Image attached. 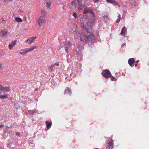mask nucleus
I'll return each mask as SVG.
<instances>
[{
  "label": "nucleus",
  "instance_id": "obj_1",
  "mask_svg": "<svg viewBox=\"0 0 149 149\" xmlns=\"http://www.w3.org/2000/svg\"><path fill=\"white\" fill-rule=\"evenodd\" d=\"M81 26L85 31L84 33L88 34V30L86 26H88V23H86L87 21L86 20L84 21V19H81Z\"/></svg>",
  "mask_w": 149,
  "mask_h": 149
},
{
  "label": "nucleus",
  "instance_id": "obj_2",
  "mask_svg": "<svg viewBox=\"0 0 149 149\" xmlns=\"http://www.w3.org/2000/svg\"><path fill=\"white\" fill-rule=\"evenodd\" d=\"M76 36H77V37H76V38H80V39L81 41H86L88 40V37L86 36L84 33H80L77 32Z\"/></svg>",
  "mask_w": 149,
  "mask_h": 149
},
{
  "label": "nucleus",
  "instance_id": "obj_3",
  "mask_svg": "<svg viewBox=\"0 0 149 149\" xmlns=\"http://www.w3.org/2000/svg\"><path fill=\"white\" fill-rule=\"evenodd\" d=\"M45 17H44L43 16H40L38 17V23L40 28H42L45 24Z\"/></svg>",
  "mask_w": 149,
  "mask_h": 149
},
{
  "label": "nucleus",
  "instance_id": "obj_4",
  "mask_svg": "<svg viewBox=\"0 0 149 149\" xmlns=\"http://www.w3.org/2000/svg\"><path fill=\"white\" fill-rule=\"evenodd\" d=\"M84 11L83 12V13L84 14H87V15H88L89 14H92L93 15H94L93 13L92 12V10L88 8L86 6H84Z\"/></svg>",
  "mask_w": 149,
  "mask_h": 149
},
{
  "label": "nucleus",
  "instance_id": "obj_5",
  "mask_svg": "<svg viewBox=\"0 0 149 149\" xmlns=\"http://www.w3.org/2000/svg\"><path fill=\"white\" fill-rule=\"evenodd\" d=\"M102 74L103 76L105 78H108L111 76L110 72L107 70H106L105 71H103Z\"/></svg>",
  "mask_w": 149,
  "mask_h": 149
},
{
  "label": "nucleus",
  "instance_id": "obj_6",
  "mask_svg": "<svg viewBox=\"0 0 149 149\" xmlns=\"http://www.w3.org/2000/svg\"><path fill=\"white\" fill-rule=\"evenodd\" d=\"M0 90L4 92H6L9 91L10 90V88L7 86H3L0 84Z\"/></svg>",
  "mask_w": 149,
  "mask_h": 149
},
{
  "label": "nucleus",
  "instance_id": "obj_7",
  "mask_svg": "<svg viewBox=\"0 0 149 149\" xmlns=\"http://www.w3.org/2000/svg\"><path fill=\"white\" fill-rule=\"evenodd\" d=\"M36 38V37H33L29 38L26 40V43L28 44H30L35 41Z\"/></svg>",
  "mask_w": 149,
  "mask_h": 149
},
{
  "label": "nucleus",
  "instance_id": "obj_8",
  "mask_svg": "<svg viewBox=\"0 0 149 149\" xmlns=\"http://www.w3.org/2000/svg\"><path fill=\"white\" fill-rule=\"evenodd\" d=\"M1 37L4 39L7 36V32L6 30H2L1 31Z\"/></svg>",
  "mask_w": 149,
  "mask_h": 149
},
{
  "label": "nucleus",
  "instance_id": "obj_9",
  "mask_svg": "<svg viewBox=\"0 0 149 149\" xmlns=\"http://www.w3.org/2000/svg\"><path fill=\"white\" fill-rule=\"evenodd\" d=\"M8 95L6 93H2L0 91V98L1 99H5L7 98Z\"/></svg>",
  "mask_w": 149,
  "mask_h": 149
},
{
  "label": "nucleus",
  "instance_id": "obj_10",
  "mask_svg": "<svg viewBox=\"0 0 149 149\" xmlns=\"http://www.w3.org/2000/svg\"><path fill=\"white\" fill-rule=\"evenodd\" d=\"M135 61L133 58H131L129 60L128 63L131 66L133 67L134 66L133 65Z\"/></svg>",
  "mask_w": 149,
  "mask_h": 149
},
{
  "label": "nucleus",
  "instance_id": "obj_11",
  "mask_svg": "<svg viewBox=\"0 0 149 149\" xmlns=\"http://www.w3.org/2000/svg\"><path fill=\"white\" fill-rule=\"evenodd\" d=\"M127 32V30L125 26H124L122 29L120 34L123 36H125Z\"/></svg>",
  "mask_w": 149,
  "mask_h": 149
},
{
  "label": "nucleus",
  "instance_id": "obj_12",
  "mask_svg": "<svg viewBox=\"0 0 149 149\" xmlns=\"http://www.w3.org/2000/svg\"><path fill=\"white\" fill-rule=\"evenodd\" d=\"M71 45V43L70 42H68L65 47V50L67 52H68V49L70 48Z\"/></svg>",
  "mask_w": 149,
  "mask_h": 149
},
{
  "label": "nucleus",
  "instance_id": "obj_13",
  "mask_svg": "<svg viewBox=\"0 0 149 149\" xmlns=\"http://www.w3.org/2000/svg\"><path fill=\"white\" fill-rule=\"evenodd\" d=\"M6 130L7 131L8 133L10 134L11 135L12 134V130L10 128V127H6Z\"/></svg>",
  "mask_w": 149,
  "mask_h": 149
},
{
  "label": "nucleus",
  "instance_id": "obj_14",
  "mask_svg": "<svg viewBox=\"0 0 149 149\" xmlns=\"http://www.w3.org/2000/svg\"><path fill=\"white\" fill-rule=\"evenodd\" d=\"M77 2L79 4V7L78 9L79 10H81L82 8V3L81 4V2H82L83 1L82 0H77Z\"/></svg>",
  "mask_w": 149,
  "mask_h": 149
},
{
  "label": "nucleus",
  "instance_id": "obj_15",
  "mask_svg": "<svg viewBox=\"0 0 149 149\" xmlns=\"http://www.w3.org/2000/svg\"><path fill=\"white\" fill-rule=\"evenodd\" d=\"M36 113V111L35 110H29L28 112V114L30 115H33L35 114Z\"/></svg>",
  "mask_w": 149,
  "mask_h": 149
},
{
  "label": "nucleus",
  "instance_id": "obj_16",
  "mask_svg": "<svg viewBox=\"0 0 149 149\" xmlns=\"http://www.w3.org/2000/svg\"><path fill=\"white\" fill-rule=\"evenodd\" d=\"M38 48L37 46H33L30 47L29 48H27L28 52H30L33 51L34 49H37Z\"/></svg>",
  "mask_w": 149,
  "mask_h": 149
},
{
  "label": "nucleus",
  "instance_id": "obj_17",
  "mask_svg": "<svg viewBox=\"0 0 149 149\" xmlns=\"http://www.w3.org/2000/svg\"><path fill=\"white\" fill-rule=\"evenodd\" d=\"M45 123L47 124L46 126L47 128L49 129L51 126L52 123L49 122L48 121H46Z\"/></svg>",
  "mask_w": 149,
  "mask_h": 149
},
{
  "label": "nucleus",
  "instance_id": "obj_18",
  "mask_svg": "<svg viewBox=\"0 0 149 149\" xmlns=\"http://www.w3.org/2000/svg\"><path fill=\"white\" fill-rule=\"evenodd\" d=\"M130 3L131 4L132 7L134 8L135 7L136 5V3L134 0H132L130 1Z\"/></svg>",
  "mask_w": 149,
  "mask_h": 149
},
{
  "label": "nucleus",
  "instance_id": "obj_19",
  "mask_svg": "<svg viewBox=\"0 0 149 149\" xmlns=\"http://www.w3.org/2000/svg\"><path fill=\"white\" fill-rule=\"evenodd\" d=\"M27 50V48H25L23 49L22 52H20L19 53L22 55L26 54V53L28 52Z\"/></svg>",
  "mask_w": 149,
  "mask_h": 149
},
{
  "label": "nucleus",
  "instance_id": "obj_20",
  "mask_svg": "<svg viewBox=\"0 0 149 149\" xmlns=\"http://www.w3.org/2000/svg\"><path fill=\"white\" fill-rule=\"evenodd\" d=\"M55 66V64L52 65L48 68L49 71L51 72L53 71V68Z\"/></svg>",
  "mask_w": 149,
  "mask_h": 149
},
{
  "label": "nucleus",
  "instance_id": "obj_21",
  "mask_svg": "<svg viewBox=\"0 0 149 149\" xmlns=\"http://www.w3.org/2000/svg\"><path fill=\"white\" fill-rule=\"evenodd\" d=\"M113 143L110 142L108 144V146L109 147V149H111L113 148Z\"/></svg>",
  "mask_w": 149,
  "mask_h": 149
},
{
  "label": "nucleus",
  "instance_id": "obj_22",
  "mask_svg": "<svg viewBox=\"0 0 149 149\" xmlns=\"http://www.w3.org/2000/svg\"><path fill=\"white\" fill-rule=\"evenodd\" d=\"M15 20L17 22H22V19L20 18L15 17Z\"/></svg>",
  "mask_w": 149,
  "mask_h": 149
},
{
  "label": "nucleus",
  "instance_id": "obj_23",
  "mask_svg": "<svg viewBox=\"0 0 149 149\" xmlns=\"http://www.w3.org/2000/svg\"><path fill=\"white\" fill-rule=\"evenodd\" d=\"M65 93L66 94H70L71 92L68 88H67L65 90Z\"/></svg>",
  "mask_w": 149,
  "mask_h": 149
},
{
  "label": "nucleus",
  "instance_id": "obj_24",
  "mask_svg": "<svg viewBox=\"0 0 149 149\" xmlns=\"http://www.w3.org/2000/svg\"><path fill=\"white\" fill-rule=\"evenodd\" d=\"M41 13L43 15V16H43L44 17H45L46 15V13L45 10H41Z\"/></svg>",
  "mask_w": 149,
  "mask_h": 149
},
{
  "label": "nucleus",
  "instance_id": "obj_25",
  "mask_svg": "<svg viewBox=\"0 0 149 149\" xmlns=\"http://www.w3.org/2000/svg\"><path fill=\"white\" fill-rule=\"evenodd\" d=\"M118 18L117 19L116 21V22L117 23H119L120 21V18H121V15L120 14H119L118 15Z\"/></svg>",
  "mask_w": 149,
  "mask_h": 149
},
{
  "label": "nucleus",
  "instance_id": "obj_26",
  "mask_svg": "<svg viewBox=\"0 0 149 149\" xmlns=\"http://www.w3.org/2000/svg\"><path fill=\"white\" fill-rule=\"evenodd\" d=\"M112 3L118 6L119 7L120 6V5L114 0H113Z\"/></svg>",
  "mask_w": 149,
  "mask_h": 149
},
{
  "label": "nucleus",
  "instance_id": "obj_27",
  "mask_svg": "<svg viewBox=\"0 0 149 149\" xmlns=\"http://www.w3.org/2000/svg\"><path fill=\"white\" fill-rule=\"evenodd\" d=\"M47 7L49 8H50V6L51 5V2L49 1L47 3Z\"/></svg>",
  "mask_w": 149,
  "mask_h": 149
},
{
  "label": "nucleus",
  "instance_id": "obj_28",
  "mask_svg": "<svg viewBox=\"0 0 149 149\" xmlns=\"http://www.w3.org/2000/svg\"><path fill=\"white\" fill-rule=\"evenodd\" d=\"M73 16L75 19L77 18V14L75 12H73Z\"/></svg>",
  "mask_w": 149,
  "mask_h": 149
},
{
  "label": "nucleus",
  "instance_id": "obj_29",
  "mask_svg": "<svg viewBox=\"0 0 149 149\" xmlns=\"http://www.w3.org/2000/svg\"><path fill=\"white\" fill-rule=\"evenodd\" d=\"M5 22V20L3 18H2L1 19H0V23H2L4 24Z\"/></svg>",
  "mask_w": 149,
  "mask_h": 149
},
{
  "label": "nucleus",
  "instance_id": "obj_30",
  "mask_svg": "<svg viewBox=\"0 0 149 149\" xmlns=\"http://www.w3.org/2000/svg\"><path fill=\"white\" fill-rule=\"evenodd\" d=\"M16 43V41L15 40L14 41L12 42V43L11 44L13 46H14Z\"/></svg>",
  "mask_w": 149,
  "mask_h": 149
},
{
  "label": "nucleus",
  "instance_id": "obj_31",
  "mask_svg": "<svg viewBox=\"0 0 149 149\" xmlns=\"http://www.w3.org/2000/svg\"><path fill=\"white\" fill-rule=\"evenodd\" d=\"M106 1L109 3H112L113 0H106Z\"/></svg>",
  "mask_w": 149,
  "mask_h": 149
},
{
  "label": "nucleus",
  "instance_id": "obj_32",
  "mask_svg": "<svg viewBox=\"0 0 149 149\" xmlns=\"http://www.w3.org/2000/svg\"><path fill=\"white\" fill-rule=\"evenodd\" d=\"M14 46L11 44L8 45V47L9 49H11Z\"/></svg>",
  "mask_w": 149,
  "mask_h": 149
},
{
  "label": "nucleus",
  "instance_id": "obj_33",
  "mask_svg": "<svg viewBox=\"0 0 149 149\" xmlns=\"http://www.w3.org/2000/svg\"><path fill=\"white\" fill-rule=\"evenodd\" d=\"M103 17L106 20L108 18V16L107 15H105L103 16Z\"/></svg>",
  "mask_w": 149,
  "mask_h": 149
},
{
  "label": "nucleus",
  "instance_id": "obj_34",
  "mask_svg": "<svg viewBox=\"0 0 149 149\" xmlns=\"http://www.w3.org/2000/svg\"><path fill=\"white\" fill-rule=\"evenodd\" d=\"M76 4V2L75 1H73L72 3V5L73 6H75Z\"/></svg>",
  "mask_w": 149,
  "mask_h": 149
},
{
  "label": "nucleus",
  "instance_id": "obj_35",
  "mask_svg": "<svg viewBox=\"0 0 149 149\" xmlns=\"http://www.w3.org/2000/svg\"><path fill=\"white\" fill-rule=\"evenodd\" d=\"M16 134L17 136H19L20 135V133L19 132H16Z\"/></svg>",
  "mask_w": 149,
  "mask_h": 149
},
{
  "label": "nucleus",
  "instance_id": "obj_36",
  "mask_svg": "<svg viewBox=\"0 0 149 149\" xmlns=\"http://www.w3.org/2000/svg\"><path fill=\"white\" fill-rule=\"evenodd\" d=\"M99 0H95L93 1V2L94 3H97Z\"/></svg>",
  "mask_w": 149,
  "mask_h": 149
},
{
  "label": "nucleus",
  "instance_id": "obj_37",
  "mask_svg": "<svg viewBox=\"0 0 149 149\" xmlns=\"http://www.w3.org/2000/svg\"><path fill=\"white\" fill-rule=\"evenodd\" d=\"M111 77L112 78H111V80H113V79H115L114 77H113V76H111Z\"/></svg>",
  "mask_w": 149,
  "mask_h": 149
},
{
  "label": "nucleus",
  "instance_id": "obj_38",
  "mask_svg": "<svg viewBox=\"0 0 149 149\" xmlns=\"http://www.w3.org/2000/svg\"><path fill=\"white\" fill-rule=\"evenodd\" d=\"M56 65L57 66H58L59 65V64L58 63H56V64H55V65Z\"/></svg>",
  "mask_w": 149,
  "mask_h": 149
},
{
  "label": "nucleus",
  "instance_id": "obj_39",
  "mask_svg": "<svg viewBox=\"0 0 149 149\" xmlns=\"http://www.w3.org/2000/svg\"><path fill=\"white\" fill-rule=\"evenodd\" d=\"M139 61H136V64H137L138 62Z\"/></svg>",
  "mask_w": 149,
  "mask_h": 149
},
{
  "label": "nucleus",
  "instance_id": "obj_40",
  "mask_svg": "<svg viewBox=\"0 0 149 149\" xmlns=\"http://www.w3.org/2000/svg\"><path fill=\"white\" fill-rule=\"evenodd\" d=\"M3 126V125H0V127H1Z\"/></svg>",
  "mask_w": 149,
  "mask_h": 149
},
{
  "label": "nucleus",
  "instance_id": "obj_41",
  "mask_svg": "<svg viewBox=\"0 0 149 149\" xmlns=\"http://www.w3.org/2000/svg\"><path fill=\"white\" fill-rule=\"evenodd\" d=\"M1 66H2L1 65V64H0V69H1Z\"/></svg>",
  "mask_w": 149,
  "mask_h": 149
},
{
  "label": "nucleus",
  "instance_id": "obj_42",
  "mask_svg": "<svg viewBox=\"0 0 149 149\" xmlns=\"http://www.w3.org/2000/svg\"><path fill=\"white\" fill-rule=\"evenodd\" d=\"M137 64H136H136L135 65V67H136L137 66Z\"/></svg>",
  "mask_w": 149,
  "mask_h": 149
},
{
  "label": "nucleus",
  "instance_id": "obj_43",
  "mask_svg": "<svg viewBox=\"0 0 149 149\" xmlns=\"http://www.w3.org/2000/svg\"><path fill=\"white\" fill-rule=\"evenodd\" d=\"M97 149V148H96V149Z\"/></svg>",
  "mask_w": 149,
  "mask_h": 149
}]
</instances>
